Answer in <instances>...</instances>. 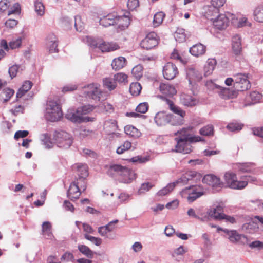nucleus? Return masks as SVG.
<instances>
[{
	"instance_id": "f257e3e1",
	"label": "nucleus",
	"mask_w": 263,
	"mask_h": 263,
	"mask_svg": "<svg viewBox=\"0 0 263 263\" xmlns=\"http://www.w3.org/2000/svg\"><path fill=\"white\" fill-rule=\"evenodd\" d=\"M108 174L118 175L121 176L120 181L124 183H129L136 177L135 173L126 167L120 165H113L110 166Z\"/></svg>"
},
{
	"instance_id": "f03ea898",
	"label": "nucleus",
	"mask_w": 263,
	"mask_h": 263,
	"mask_svg": "<svg viewBox=\"0 0 263 263\" xmlns=\"http://www.w3.org/2000/svg\"><path fill=\"white\" fill-rule=\"evenodd\" d=\"M53 140L59 147L69 148L73 142L71 135L63 130H55L53 135Z\"/></svg>"
},
{
	"instance_id": "7ed1b4c3",
	"label": "nucleus",
	"mask_w": 263,
	"mask_h": 263,
	"mask_svg": "<svg viewBox=\"0 0 263 263\" xmlns=\"http://www.w3.org/2000/svg\"><path fill=\"white\" fill-rule=\"evenodd\" d=\"M62 111L60 105L55 101H48L46 108V119L51 122H55L62 117Z\"/></svg>"
},
{
	"instance_id": "20e7f679",
	"label": "nucleus",
	"mask_w": 263,
	"mask_h": 263,
	"mask_svg": "<svg viewBox=\"0 0 263 263\" xmlns=\"http://www.w3.org/2000/svg\"><path fill=\"white\" fill-rule=\"evenodd\" d=\"M204 190L200 185H193L186 187L180 192L181 196L190 202L194 201L204 194Z\"/></svg>"
},
{
	"instance_id": "39448f33",
	"label": "nucleus",
	"mask_w": 263,
	"mask_h": 263,
	"mask_svg": "<svg viewBox=\"0 0 263 263\" xmlns=\"http://www.w3.org/2000/svg\"><path fill=\"white\" fill-rule=\"evenodd\" d=\"M126 20V23L122 24L123 28L127 27L129 24V19L125 16H119L116 14L111 13L104 16L100 18L99 21L100 24L105 27L114 25L116 24L121 23L122 21Z\"/></svg>"
},
{
	"instance_id": "423d86ee",
	"label": "nucleus",
	"mask_w": 263,
	"mask_h": 263,
	"mask_svg": "<svg viewBox=\"0 0 263 263\" xmlns=\"http://www.w3.org/2000/svg\"><path fill=\"white\" fill-rule=\"evenodd\" d=\"M100 85L97 83L90 84L83 88V95L87 99H92L99 101L102 92L100 89Z\"/></svg>"
},
{
	"instance_id": "0eeeda50",
	"label": "nucleus",
	"mask_w": 263,
	"mask_h": 263,
	"mask_svg": "<svg viewBox=\"0 0 263 263\" xmlns=\"http://www.w3.org/2000/svg\"><path fill=\"white\" fill-rule=\"evenodd\" d=\"M224 179L227 186L232 189L241 190L247 185L246 181H238L236 174L231 171L226 172Z\"/></svg>"
},
{
	"instance_id": "6e6552de",
	"label": "nucleus",
	"mask_w": 263,
	"mask_h": 263,
	"mask_svg": "<svg viewBox=\"0 0 263 263\" xmlns=\"http://www.w3.org/2000/svg\"><path fill=\"white\" fill-rule=\"evenodd\" d=\"M235 87L239 91L247 90L251 87V84L248 80L247 75L238 73L234 76Z\"/></svg>"
},
{
	"instance_id": "1a4fd4ad",
	"label": "nucleus",
	"mask_w": 263,
	"mask_h": 263,
	"mask_svg": "<svg viewBox=\"0 0 263 263\" xmlns=\"http://www.w3.org/2000/svg\"><path fill=\"white\" fill-rule=\"evenodd\" d=\"M210 19L213 21L214 26L219 30L226 29L229 24V18L225 14H220Z\"/></svg>"
},
{
	"instance_id": "9d476101",
	"label": "nucleus",
	"mask_w": 263,
	"mask_h": 263,
	"mask_svg": "<svg viewBox=\"0 0 263 263\" xmlns=\"http://www.w3.org/2000/svg\"><path fill=\"white\" fill-rule=\"evenodd\" d=\"M157 34L155 32L148 33L146 36L141 42L140 46L143 49L149 50L155 47L158 41L156 39Z\"/></svg>"
},
{
	"instance_id": "9b49d317",
	"label": "nucleus",
	"mask_w": 263,
	"mask_h": 263,
	"mask_svg": "<svg viewBox=\"0 0 263 263\" xmlns=\"http://www.w3.org/2000/svg\"><path fill=\"white\" fill-rule=\"evenodd\" d=\"M185 137L176 138L177 143L175 146V151L176 152L188 154L191 152V146L188 143L189 141L185 140Z\"/></svg>"
},
{
	"instance_id": "f8f14e48",
	"label": "nucleus",
	"mask_w": 263,
	"mask_h": 263,
	"mask_svg": "<svg viewBox=\"0 0 263 263\" xmlns=\"http://www.w3.org/2000/svg\"><path fill=\"white\" fill-rule=\"evenodd\" d=\"M178 73L177 67L172 63L168 62L163 67V74L164 78L167 80L173 79Z\"/></svg>"
},
{
	"instance_id": "ddd939ff",
	"label": "nucleus",
	"mask_w": 263,
	"mask_h": 263,
	"mask_svg": "<svg viewBox=\"0 0 263 263\" xmlns=\"http://www.w3.org/2000/svg\"><path fill=\"white\" fill-rule=\"evenodd\" d=\"M217 230L218 231L222 230L225 233H227L229 236L228 238L232 242H237L241 241L243 243L248 244L247 238L245 235L239 234L236 231H229L227 229L222 230V229L220 228H218Z\"/></svg>"
},
{
	"instance_id": "4468645a",
	"label": "nucleus",
	"mask_w": 263,
	"mask_h": 263,
	"mask_svg": "<svg viewBox=\"0 0 263 263\" xmlns=\"http://www.w3.org/2000/svg\"><path fill=\"white\" fill-rule=\"evenodd\" d=\"M192 130V127H187L183 128L180 131H177L175 134L179 133L180 137H185V140L189 141L190 142H199L203 141V139L199 136H192L190 132Z\"/></svg>"
},
{
	"instance_id": "2eb2a0df",
	"label": "nucleus",
	"mask_w": 263,
	"mask_h": 263,
	"mask_svg": "<svg viewBox=\"0 0 263 263\" xmlns=\"http://www.w3.org/2000/svg\"><path fill=\"white\" fill-rule=\"evenodd\" d=\"M186 74L190 84L193 82L200 81L202 78L200 72L193 66H191L187 69Z\"/></svg>"
},
{
	"instance_id": "dca6fc26",
	"label": "nucleus",
	"mask_w": 263,
	"mask_h": 263,
	"mask_svg": "<svg viewBox=\"0 0 263 263\" xmlns=\"http://www.w3.org/2000/svg\"><path fill=\"white\" fill-rule=\"evenodd\" d=\"M180 102L183 105L187 107H193L196 105L198 100L191 95L182 93L180 96Z\"/></svg>"
},
{
	"instance_id": "f3484780",
	"label": "nucleus",
	"mask_w": 263,
	"mask_h": 263,
	"mask_svg": "<svg viewBox=\"0 0 263 263\" xmlns=\"http://www.w3.org/2000/svg\"><path fill=\"white\" fill-rule=\"evenodd\" d=\"M98 48L103 52H110L119 49V46L112 42H106L101 40Z\"/></svg>"
},
{
	"instance_id": "a211bd4d",
	"label": "nucleus",
	"mask_w": 263,
	"mask_h": 263,
	"mask_svg": "<svg viewBox=\"0 0 263 263\" xmlns=\"http://www.w3.org/2000/svg\"><path fill=\"white\" fill-rule=\"evenodd\" d=\"M46 46L50 53L58 51L57 39L54 34L51 33L48 35L46 39Z\"/></svg>"
},
{
	"instance_id": "6ab92c4d",
	"label": "nucleus",
	"mask_w": 263,
	"mask_h": 263,
	"mask_svg": "<svg viewBox=\"0 0 263 263\" xmlns=\"http://www.w3.org/2000/svg\"><path fill=\"white\" fill-rule=\"evenodd\" d=\"M218 92L219 96L223 99H229L236 98L237 96V91L234 89L229 88H222Z\"/></svg>"
},
{
	"instance_id": "aec40b11",
	"label": "nucleus",
	"mask_w": 263,
	"mask_h": 263,
	"mask_svg": "<svg viewBox=\"0 0 263 263\" xmlns=\"http://www.w3.org/2000/svg\"><path fill=\"white\" fill-rule=\"evenodd\" d=\"M164 101L166 104L168 105V108L174 114L179 116V117H184L186 112L184 110H182L180 107L174 104V102L167 98H164Z\"/></svg>"
},
{
	"instance_id": "412c9836",
	"label": "nucleus",
	"mask_w": 263,
	"mask_h": 263,
	"mask_svg": "<svg viewBox=\"0 0 263 263\" xmlns=\"http://www.w3.org/2000/svg\"><path fill=\"white\" fill-rule=\"evenodd\" d=\"M169 114L164 111L158 112L155 117V121L159 126H164L169 123Z\"/></svg>"
},
{
	"instance_id": "4be33fe9",
	"label": "nucleus",
	"mask_w": 263,
	"mask_h": 263,
	"mask_svg": "<svg viewBox=\"0 0 263 263\" xmlns=\"http://www.w3.org/2000/svg\"><path fill=\"white\" fill-rule=\"evenodd\" d=\"M206 46L198 43L192 46L190 49V52L192 55L198 57L203 55L206 52Z\"/></svg>"
},
{
	"instance_id": "5701e85b",
	"label": "nucleus",
	"mask_w": 263,
	"mask_h": 263,
	"mask_svg": "<svg viewBox=\"0 0 263 263\" xmlns=\"http://www.w3.org/2000/svg\"><path fill=\"white\" fill-rule=\"evenodd\" d=\"M159 88L162 93L168 96H173L177 92L175 88L168 83H160Z\"/></svg>"
},
{
	"instance_id": "b1692460",
	"label": "nucleus",
	"mask_w": 263,
	"mask_h": 263,
	"mask_svg": "<svg viewBox=\"0 0 263 263\" xmlns=\"http://www.w3.org/2000/svg\"><path fill=\"white\" fill-rule=\"evenodd\" d=\"M232 46L233 53L236 55H239L242 51L241 38L239 35H235L232 37Z\"/></svg>"
},
{
	"instance_id": "393cba45",
	"label": "nucleus",
	"mask_w": 263,
	"mask_h": 263,
	"mask_svg": "<svg viewBox=\"0 0 263 263\" xmlns=\"http://www.w3.org/2000/svg\"><path fill=\"white\" fill-rule=\"evenodd\" d=\"M81 193V190L78 186L72 182L67 193V197L71 200L77 199L79 198Z\"/></svg>"
},
{
	"instance_id": "a878e982",
	"label": "nucleus",
	"mask_w": 263,
	"mask_h": 263,
	"mask_svg": "<svg viewBox=\"0 0 263 263\" xmlns=\"http://www.w3.org/2000/svg\"><path fill=\"white\" fill-rule=\"evenodd\" d=\"M202 181L213 187L218 186L220 184V179L214 175L209 174L204 176Z\"/></svg>"
},
{
	"instance_id": "bb28decb",
	"label": "nucleus",
	"mask_w": 263,
	"mask_h": 263,
	"mask_svg": "<svg viewBox=\"0 0 263 263\" xmlns=\"http://www.w3.org/2000/svg\"><path fill=\"white\" fill-rule=\"evenodd\" d=\"M65 117L68 120L75 123H81L83 121V118L81 114L77 113V110H68L65 115Z\"/></svg>"
},
{
	"instance_id": "cd10ccee",
	"label": "nucleus",
	"mask_w": 263,
	"mask_h": 263,
	"mask_svg": "<svg viewBox=\"0 0 263 263\" xmlns=\"http://www.w3.org/2000/svg\"><path fill=\"white\" fill-rule=\"evenodd\" d=\"M242 230L248 233H254L259 229V227L256 222L251 220L248 222L244 223L241 227Z\"/></svg>"
},
{
	"instance_id": "c85d7f7f",
	"label": "nucleus",
	"mask_w": 263,
	"mask_h": 263,
	"mask_svg": "<svg viewBox=\"0 0 263 263\" xmlns=\"http://www.w3.org/2000/svg\"><path fill=\"white\" fill-rule=\"evenodd\" d=\"M126 64V60L123 57H119L113 60L111 66L114 69L119 70L123 68Z\"/></svg>"
},
{
	"instance_id": "c756f323",
	"label": "nucleus",
	"mask_w": 263,
	"mask_h": 263,
	"mask_svg": "<svg viewBox=\"0 0 263 263\" xmlns=\"http://www.w3.org/2000/svg\"><path fill=\"white\" fill-rule=\"evenodd\" d=\"M124 131L126 135L134 138H139L141 135V132L137 128L132 125L125 126Z\"/></svg>"
},
{
	"instance_id": "7c9ffc66",
	"label": "nucleus",
	"mask_w": 263,
	"mask_h": 263,
	"mask_svg": "<svg viewBox=\"0 0 263 263\" xmlns=\"http://www.w3.org/2000/svg\"><path fill=\"white\" fill-rule=\"evenodd\" d=\"M52 226L50 222L45 221L43 223L42 226V234L44 235L46 238L51 239L52 237L51 232Z\"/></svg>"
},
{
	"instance_id": "2f4dec72",
	"label": "nucleus",
	"mask_w": 263,
	"mask_h": 263,
	"mask_svg": "<svg viewBox=\"0 0 263 263\" xmlns=\"http://www.w3.org/2000/svg\"><path fill=\"white\" fill-rule=\"evenodd\" d=\"M32 86V83L30 81H25L16 93L17 98H21L29 91Z\"/></svg>"
},
{
	"instance_id": "473e14b6",
	"label": "nucleus",
	"mask_w": 263,
	"mask_h": 263,
	"mask_svg": "<svg viewBox=\"0 0 263 263\" xmlns=\"http://www.w3.org/2000/svg\"><path fill=\"white\" fill-rule=\"evenodd\" d=\"M104 86L109 90L115 89L117 86V82L114 77H108L103 79Z\"/></svg>"
},
{
	"instance_id": "72a5a7b5",
	"label": "nucleus",
	"mask_w": 263,
	"mask_h": 263,
	"mask_svg": "<svg viewBox=\"0 0 263 263\" xmlns=\"http://www.w3.org/2000/svg\"><path fill=\"white\" fill-rule=\"evenodd\" d=\"M100 41V39L96 40L92 37L88 36H86L83 39L84 42L92 48H98Z\"/></svg>"
},
{
	"instance_id": "f704fd0d",
	"label": "nucleus",
	"mask_w": 263,
	"mask_h": 263,
	"mask_svg": "<svg viewBox=\"0 0 263 263\" xmlns=\"http://www.w3.org/2000/svg\"><path fill=\"white\" fill-rule=\"evenodd\" d=\"M169 124H170L174 126H177V125H180L183 124V117H177L176 116L169 114Z\"/></svg>"
},
{
	"instance_id": "c9c22d12",
	"label": "nucleus",
	"mask_w": 263,
	"mask_h": 263,
	"mask_svg": "<svg viewBox=\"0 0 263 263\" xmlns=\"http://www.w3.org/2000/svg\"><path fill=\"white\" fill-rule=\"evenodd\" d=\"M254 17L257 22L263 23V6H258L255 9Z\"/></svg>"
},
{
	"instance_id": "e433bc0d",
	"label": "nucleus",
	"mask_w": 263,
	"mask_h": 263,
	"mask_svg": "<svg viewBox=\"0 0 263 263\" xmlns=\"http://www.w3.org/2000/svg\"><path fill=\"white\" fill-rule=\"evenodd\" d=\"M226 2V0H211V6L209 7V10L216 12L220 7L223 6Z\"/></svg>"
},
{
	"instance_id": "4c0bfd02",
	"label": "nucleus",
	"mask_w": 263,
	"mask_h": 263,
	"mask_svg": "<svg viewBox=\"0 0 263 263\" xmlns=\"http://www.w3.org/2000/svg\"><path fill=\"white\" fill-rule=\"evenodd\" d=\"M85 178L84 176H79L72 182L77 185L80 190L82 189V191H84L87 187Z\"/></svg>"
},
{
	"instance_id": "58836bf2",
	"label": "nucleus",
	"mask_w": 263,
	"mask_h": 263,
	"mask_svg": "<svg viewBox=\"0 0 263 263\" xmlns=\"http://www.w3.org/2000/svg\"><path fill=\"white\" fill-rule=\"evenodd\" d=\"M35 11L38 15L43 16L45 13V7L41 0H36L34 3Z\"/></svg>"
},
{
	"instance_id": "ea45409f",
	"label": "nucleus",
	"mask_w": 263,
	"mask_h": 263,
	"mask_svg": "<svg viewBox=\"0 0 263 263\" xmlns=\"http://www.w3.org/2000/svg\"><path fill=\"white\" fill-rule=\"evenodd\" d=\"M214 133V128L212 125L205 126L199 130L200 135L206 136H213Z\"/></svg>"
},
{
	"instance_id": "a19ab883",
	"label": "nucleus",
	"mask_w": 263,
	"mask_h": 263,
	"mask_svg": "<svg viewBox=\"0 0 263 263\" xmlns=\"http://www.w3.org/2000/svg\"><path fill=\"white\" fill-rule=\"evenodd\" d=\"M142 89L140 83L138 82L133 83L130 84L129 87V91L132 95H138Z\"/></svg>"
},
{
	"instance_id": "79ce46f5",
	"label": "nucleus",
	"mask_w": 263,
	"mask_h": 263,
	"mask_svg": "<svg viewBox=\"0 0 263 263\" xmlns=\"http://www.w3.org/2000/svg\"><path fill=\"white\" fill-rule=\"evenodd\" d=\"M78 249L80 252L86 256L87 257L91 258L93 256V252L87 246L85 245H79Z\"/></svg>"
},
{
	"instance_id": "37998d69",
	"label": "nucleus",
	"mask_w": 263,
	"mask_h": 263,
	"mask_svg": "<svg viewBox=\"0 0 263 263\" xmlns=\"http://www.w3.org/2000/svg\"><path fill=\"white\" fill-rule=\"evenodd\" d=\"M165 17V14L162 12H159L154 16L153 24L155 26H158L163 22Z\"/></svg>"
},
{
	"instance_id": "c03bdc74",
	"label": "nucleus",
	"mask_w": 263,
	"mask_h": 263,
	"mask_svg": "<svg viewBox=\"0 0 263 263\" xmlns=\"http://www.w3.org/2000/svg\"><path fill=\"white\" fill-rule=\"evenodd\" d=\"M208 214L210 217L218 220L224 219L226 216V215L224 213H219L214 208L209 210Z\"/></svg>"
},
{
	"instance_id": "a18cd8bd",
	"label": "nucleus",
	"mask_w": 263,
	"mask_h": 263,
	"mask_svg": "<svg viewBox=\"0 0 263 263\" xmlns=\"http://www.w3.org/2000/svg\"><path fill=\"white\" fill-rule=\"evenodd\" d=\"M175 186V182L170 183L166 187L159 191L157 194L159 196H164L171 192Z\"/></svg>"
},
{
	"instance_id": "49530a36",
	"label": "nucleus",
	"mask_w": 263,
	"mask_h": 263,
	"mask_svg": "<svg viewBox=\"0 0 263 263\" xmlns=\"http://www.w3.org/2000/svg\"><path fill=\"white\" fill-rule=\"evenodd\" d=\"M132 147V143L128 141H126L120 146L117 149L116 152L118 154H122L126 151Z\"/></svg>"
},
{
	"instance_id": "de8ad7c7",
	"label": "nucleus",
	"mask_w": 263,
	"mask_h": 263,
	"mask_svg": "<svg viewBox=\"0 0 263 263\" xmlns=\"http://www.w3.org/2000/svg\"><path fill=\"white\" fill-rule=\"evenodd\" d=\"M143 67L141 65L135 66L132 69V73L136 79H140L142 76Z\"/></svg>"
},
{
	"instance_id": "09e8293b",
	"label": "nucleus",
	"mask_w": 263,
	"mask_h": 263,
	"mask_svg": "<svg viewBox=\"0 0 263 263\" xmlns=\"http://www.w3.org/2000/svg\"><path fill=\"white\" fill-rule=\"evenodd\" d=\"M74 26L77 31L81 32L84 28V23L82 22L81 17L77 15L74 17Z\"/></svg>"
},
{
	"instance_id": "8fccbe9b",
	"label": "nucleus",
	"mask_w": 263,
	"mask_h": 263,
	"mask_svg": "<svg viewBox=\"0 0 263 263\" xmlns=\"http://www.w3.org/2000/svg\"><path fill=\"white\" fill-rule=\"evenodd\" d=\"M95 108V107L91 105H85L81 108H78L77 109V113H80L81 115H85L89 113L90 112L92 111L93 109Z\"/></svg>"
},
{
	"instance_id": "3c124183",
	"label": "nucleus",
	"mask_w": 263,
	"mask_h": 263,
	"mask_svg": "<svg viewBox=\"0 0 263 263\" xmlns=\"http://www.w3.org/2000/svg\"><path fill=\"white\" fill-rule=\"evenodd\" d=\"M243 125L237 123H231L227 126V128L231 132H238L242 129Z\"/></svg>"
},
{
	"instance_id": "603ef678",
	"label": "nucleus",
	"mask_w": 263,
	"mask_h": 263,
	"mask_svg": "<svg viewBox=\"0 0 263 263\" xmlns=\"http://www.w3.org/2000/svg\"><path fill=\"white\" fill-rule=\"evenodd\" d=\"M78 175L79 176H84L86 177L88 176V171L87 166L83 164H79L77 166Z\"/></svg>"
},
{
	"instance_id": "864d4df0",
	"label": "nucleus",
	"mask_w": 263,
	"mask_h": 263,
	"mask_svg": "<svg viewBox=\"0 0 263 263\" xmlns=\"http://www.w3.org/2000/svg\"><path fill=\"white\" fill-rule=\"evenodd\" d=\"M22 44V38L19 37L14 39L9 43V47L12 49L19 48Z\"/></svg>"
},
{
	"instance_id": "5fc2aeb1",
	"label": "nucleus",
	"mask_w": 263,
	"mask_h": 263,
	"mask_svg": "<svg viewBox=\"0 0 263 263\" xmlns=\"http://www.w3.org/2000/svg\"><path fill=\"white\" fill-rule=\"evenodd\" d=\"M84 237L85 238V239L90 241L91 242L95 244L96 246H100L102 243V240L100 238L91 236L87 234H85L84 235Z\"/></svg>"
},
{
	"instance_id": "6e6d98bb",
	"label": "nucleus",
	"mask_w": 263,
	"mask_h": 263,
	"mask_svg": "<svg viewBox=\"0 0 263 263\" xmlns=\"http://www.w3.org/2000/svg\"><path fill=\"white\" fill-rule=\"evenodd\" d=\"M116 82H125L127 81V76L123 73H118L114 76Z\"/></svg>"
},
{
	"instance_id": "4d7b16f0",
	"label": "nucleus",
	"mask_w": 263,
	"mask_h": 263,
	"mask_svg": "<svg viewBox=\"0 0 263 263\" xmlns=\"http://www.w3.org/2000/svg\"><path fill=\"white\" fill-rule=\"evenodd\" d=\"M262 95L257 91H253L250 94V98L253 101L252 104L258 102L261 98Z\"/></svg>"
},
{
	"instance_id": "13d9d810",
	"label": "nucleus",
	"mask_w": 263,
	"mask_h": 263,
	"mask_svg": "<svg viewBox=\"0 0 263 263\" xmlns=\"http://www.w3.org/2000/svg\"><path fill=\"white\" fill-rule=\"evenodd\" d=\"M148 108V105L147 103H142L138 105L136 107V111L138 112L144 114L145 113Z\"/></svg>"
},
{
	"instance_id": "bf43d9fd",
	"label": "nucleus",
	"mask_w": 263,
	"mask_h": 263,
	"mask_svg": "<svg viewBox=\"0 0 263 263\" xmlns=\"http://www.w3.org/2000/svg\"><path fill=\"white\" fill-rule=\"evenodd\" d=\"M20 66L17 65H14L9 69V73L11 79L15 77L18 72Z\"/></svg>"
},
{
	"instance_id": "052dcab7",
	"label": "nucleus",
	"mask_w": 263,
	"mask_h": 263,
	"mask_svg": "<svg viewBox=\"0 0 263 263\" xmlns=\"http://www.w3.org/2000/svg\"><path fill=\"white\" fill-rule=\"evenodd\" d=\"M152 187L153 185L148 182L143 183L138 190V193L139 194L144 193L148 191Z\"/></svg>"
},
{
	"instance_id": "680f3d73",
	"label": "nucleus",
	"mask_w": 263,
	"mask_h": 263,
	"mask_svg": "<svg viewBox=\"0 0 263 263\" xmlns=\"http://www.w3.org/2000/svg\"><path fill=\"white\" fill-rule=\"evenodd\" d=\"M41 139L44 144L48 148L52 147V143L49 140V137L47 134H44L41 135Z\"/></svg>"
},
{
	"instance_id": "e2e57ef3",
	"label": "nucleus",
	"mask_w": 263,
	"mask_h": 263,
	"mask_svg": "<svg viewBox=\"0 0 263 263\" xmlns=\"http://www.w3.org/2000/svg\"><path fill=\"white\" fill-rule=\"evenodd\" d=\"M248 245L251 249L256 248L258 250L263 249V242L258 240L253 241Z\"/></svg>"
},
{
	"instance_id": "0e129e2a",
	"label": "nucleus",
	"mask_w": 263,
	"mask_h": 263,
	"mask_svg": "<svg viewBox=\"0 0 263 263\" xmlns=\"http://www.w3.org/2000/svg\"><path fill=\"white\" fill-rule=\"evenodd\" d=\"M128 9L130 10H134L139 6L138 0H128L127 3Z\"/></svg>"
},
{
	"instance_id": "69168bd1",
	"label": "nucleus",
	"mask_w": 263,
	"mask_h": 263,
	"mask_svg": "<svg viewBox=\"0 0 263 263\" xmlns=\"http://www.w3.org/2000/svg\"><path fill=\"white\" fill-rule=\"evenodd\" d=\"M28 134L29 133L27 130H18L15 133L14 138L15 139L17 140L20 138L26 137Z\"/></svg>"
},
{
	"instance_id": "338daca9",
	"label": "nucleus",
	"mask_w": 263,
	"mask_h": 263,
	"mask_svg": "<svg viewBox=\"0 0 263 263\" xmlns=\"http://www.w3.org/2000/svg\"><path fill=\"white\" fill-rule=\"evenodd\" d=\"M61 259L66 261H72L74 259V256L71 253L67 252L62 256Z\"/></svg>"
},
{
	"instance_id": "774afa93",
	"label": "nucleus",
	"mask_w": 263,
	"mask_h": 263,
	"mask_svg": "<svg viewBox=\"0 0 263 263\" xmlns=\"http://www.w3.org/2000/svg\"><path fill=\"white\" fill-rule=\"evenodd\" d=\"M21 12L20 6L18 3H15L13 7L12 10H9L8 15H10L12 14H19Z\"/></svg>"
}]
</instances>
